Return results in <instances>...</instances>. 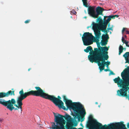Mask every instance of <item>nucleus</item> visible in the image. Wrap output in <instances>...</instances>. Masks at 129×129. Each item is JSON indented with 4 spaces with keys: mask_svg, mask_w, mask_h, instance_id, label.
<instances>
[{
    "mask_svg": "<svg viewBox=\"0 0 129 129\" xmlns=\"http://www.w3.org/2000/svg\"><path fill=\"white\" fill-rule=\"evenodd\" d=\"M126 29H127V28H123V30H122V34L123 35L124 32V31H126V30H125Z\"/></svg>",
    "mask_w": 129,
    "mask_h": 129,
    "instance_id": "obj_24",
    "label": "nucleus"
},
{
    "mask_svg": "<svg viewBox=\"0 0 129 129\" xmlns=\"http://www.w3.org/2000/svg\"><path fill=\"white\" fill-rule=\"evenodd\" d=\"M124 36L125 37H126V36L125 35Z\"/></svg>",
    "mask_w": 129,
    "mask_h": 129,
    "instance_id": "obj_33",
    "label": "nucleus"
},
{
    "mask_svg": "<svg viewBox=\"0 0 129 129\" xmlns=\"http://www.w3.org/2000/svg\"><path fill=\"white\" fill-rule=\"evenodd\" d=\"M108 35H104L102 37V40L101 41V43L102 46L105 45L107 43L106 40L108 38Z\"/></svg>",
    "mask_w": 129,
    "mask_h": 129,
    "instance_id": "obj_13",
    "label": "nucleus"
},
{
    "mask_svg": "<svg viewBox=\"0 0 129 129\" xmlns=\"http://www.w3.org/2000/svg\"><path fill=\"white\" fill-rule=\"evenodd\" d=\"M76 14V12L74 10H72L71 12V15L72 14Z\"/></svg>",
    "mask_w": 129,
    "mask_h": 129,
    "instance_id": "obj_22",
    "label": "nucleus"
},
{
    "mask_svg": "<svg viewBox=\"0 0 129 129\" xmlns=\"http://www.w3.org/2000/svg\"><path fill=\"white\" fill-rule=\"evenodd\" d=\"M86 0H82L84 5L85 6L87 7V3L86 2Z\"/></svg>",
    "mask_w": 129,
    "mask_h": 129,
    "instance_id": "obj_21",
    "label": "nucleus"
},
{
    "mask_svg": "<svg viewBox=\"0 0 129 129\" xmlns=\"http://www.w3.org/2000/svg\"><path fill=\"white\" fill-rule=\"evenodd\" d=\"M29 21H30V20H26L25 21V23H28L29 22Z\"/></svg>",
    "mask_w": 129,
    "mask_h": 129,
    "instance_id": "obj_26",
    "label": "nucleus"
},
{
    "mask_svg": "<svg viewBox=\"0 0 129 129\" xmlns=\"http://www.w3.org/2000/svg\"><path fill=\"white\" fill-rule=\"evenodd\" d=\"M124 43H125L126 44V46H128V42H125Z\"/></svg>",
    "mask_w": 129,
    "mask_h": 129,
    "instance_id": "obj_27",
    "label": "nucleus"
},
{
    "mask_svg": "<svg viewBox=\"0 0 129 129\" xmlns=\"http://www.w3.org/2000/svg\"><path fill=\"white\" fill-rule=\"evenodd\" d=\"M6 96V93H0V97L3 98Z\"/></svg>",
    "mask_w": 129,
    "mask_h": 129,
    "instance_id": "obj_20",
    "label": "nucleus"
},
{
    "mask_svg": "<svg viewBox=\"0 0 129 129\" xmlns=\"http://www.w3.org/2000/svg\"><path fill=\"white\" fill-rule=\"evenodd\" d=\"M92 50V51H93L91 47L90 46H89L86 49H85L84 51L86 52H88L89 51H91Z\"/></svg>",
    "mask_w": 129,
    "mask_h": 129,
    "instance_id": "obj_16",
    "label": "nucleus"
},
{
    "mask_svg": "<svg viewBox=\"0 0 129 129\" xmlns=\"http://www.w3.org/2000/svg\"><path fill=\"white\" fill-rule=\"evenodd\" d=\"M116 16L115 15H111V16H106L104 17V19H106V17H108V18H107V19L106 20L105 23H106V25H107L108 22L110 20L111 18H112L113 17H115Z\"/></svg>",
    "mask_w": 129,
    "mask_h": 129,
    "instance_id": "obj_14",
    "label": "nucleus"
},
{
    "mask_svg": "<svg viewBox=\"0 0 129 129\" xmlns=\"http://www.w3.org/2000/svg\"><path fill=\"white\" fill-rule=\"evenodd\" d=\"M96 103V104H98V103H97V102H96V103Z\"/></svg>",
    "mask_w": 129,
    "mask_h": 129,
    "instance_id": "obj_34",
    "label": "nucleus"
},
{
    "mask_svg": "<svg viewBox=\"0 0 129 129\" xmlns=\"http://www.w3.org/2000/svg\"><path fill=\"white\" fill-rule=\"evenodd\" d=\"M104 9L100 7L96 8L95 9L94 7H89L88 14L94 18H98L99 15H101Z\"/></svg>",
    "mask_w": 129,
    "mask_h": 129,
    "instance_id": "obj_5",
    "label": "nucleus"
},
{
    "mask_svg": "<svg viewBox=\"0 0 129 129\" xmlns=\"http://www.w3.org/2000/svg\"><path fill=\"white\" fill-rule=\"evenodd\" d=\"M6 96H9L10 94L11 95H14V93L13 91H12L11 90H10L8 92L6 93Z\"/></svg>",
    "mask_w": 129,
    "mask_h": 129,
    "instance_id": "obj_17",
    "label": "nucleus"
},
{
    "mask_svg": "<svg viewBox=\"0 0 129 129\" xmlns=\"http://www.w3.org/2000/svg\"><path fill=\"white\" fill-rule=\"evenodd\" d=\"M53 114L55 123H52L51 129H65L64 125L66 123V121L63 118V116L58 113L53 112Z\"/></svg>",
    "mask_w": 129,
    "mask_h": 129,
    "instance_id": "obj_4",
    "label": "nucleus"
},
{
    "mask_svg": "<svg viewBox=\"0 0 129 129\" xmlns=\"http://www.w3.org/2000/svg\"><path fill=\"white\" fill-rule=\"evenodd\" d=\"M3 120V119L1 118H0V122H2Z\"/></svg>",
    "mask_w": 129,
    "mask_h": 129,
    "instance_id": "obj_29",
    "label": "nucleus"
},
{
    "mask_svg": "<svg viewBox=\"0 0 129 129\" xmlns=\"http://www.w3.org/2000/svg\"><path fill=\"white\" fill-rule=\"evenodd\" d=\"M126 33L127 34H129V31H128L127 30H126Z\"/></svg>",
    "mask_w": 129,
    "mask_h": 129,
    "instance_id": "obj_28",
    "label": "nucleus"
},
{
    "mask_svg": "<svg viewBox=\"0 0 129 129\" xmlns=\"http://www.w3.org/2000/svg\"><path fill=\"white\" fill-rule=\"evenodd\" d=\"M97 21L99 20V25L98 24L96 23L98 25L99 29L102 30H105L106 28V26H104L103 24V21L100 18H99L97 19Z\"/></svg>",
    "mask_w": 129,
    "mask_h": 129,
    "instance_id": "obj_12",
    "label": "nucleus"
},
{
    "mask_svg": "<svg viewBox=\"0 0 129 129\" xmlns=\"http://www.w3.org/2000/svg\"><path fill=\"white\" fill-rule=\"evenodd\" d=\"M90 119L88 124V126L90 129H99L100 126L102 125L101 124L97 121L96 120L90 117Z\"/></svg>",
    "mask_w": 129,
    "mask_h": 129,
    "instance_id": "obj_9",
    "label": "nucleus"
},
{
    "mask_svg": "<svg viewBox=\"0 0 129 129\" xmlns=\"http://www.w3.org/2000/svg\"><path fill=\"white\" fill-rule=\"evenodd\" d=\"M35 88L37 90V91L31 90L25 92L24 94H23V91L22 90L19 92L20 95L18 97L17 101L18 106L16 104L14 105V106L18 109H20L21 112L22 111V100L27 96L30 95L40 96L43 98L49 100L53 102L56 105H58L59 108H62L64 110L66 109L65 107L63 106V103L59 99L56 98L53 96L49 95L44 92L39 87H36Z\"/></svg>",
    "mask_w": 129,
    "mask_h": 129,
    "instance_id": "obj_1",
    "label": "nucleus"
},
{
    "mask_svg": "<svg viewBox=\"0 0 129 129\" xmlns=\"http://www.w3.org/2000/svg\"><path fill=\"white\" fill-rule=\"evenodd\" d=\"M66 104L67 106L70 109H72L74 111L78 113L83 118L86 114L85 111L83 106L79 103H72L70 100H67Z\"/></svg>",
    "mask_w": 129,
    "mask_h": 129,
    "instance_id": "obj_3",
    "label": "nucleus"
},
{
    "mask_svg": "<svg viewBox=\"0 0 129 129\" xmlns=\"http://www.w3.org/2000/svg\"><path fill=\"white\" fill-rule=\"evenodd\" d=\"M17 109H15V110H17Z\"/></svg>",
    "mask_w": 129,
    "mask_h": 129,
    "instance_id": "obj_36",
    "label": "nucleus"
},
{
    "mask_svg": "<svg viewBox=\"0 0 129 129\" xmlns=\"http://www.w3.org/2000/svg\"><path fill=\"white\" fill-rule=\"evenodd\" d=\"M99 50L97 48H95V50L92 55H89L88 58L90 61L91 62L94 61L97 62L98 63V65L99 66V69L101 72L104 69L105 64H106V67L108 68V65L110 64V62H106L105 60H107L108 58V56L107 55V51L108 49L106 47H99L98 46Z\"/></svg>",
    "mask_w": 129,
    "mask_h": 129,
    "instance_id": "obj_2",
    "label": "nucleus"
},
{
    "mask_svg": "<svg viewBox=\"0 0 129 129\" xmlns=\"http://www.w3.org/2000/svg\"><path fill=\"white\" fill-rule=\"evenodd\" d=\"M123 49V48L121 46H120L119 48V55H120L121 53L122 52V50Z\"/></svg>",
    "mask_w": 129,
    "mask_h": 129,
    "instance_id": "obj_19",
    "label": "nucleus"
},
{
    "mask_svg": "<svg viewBox=\"0 0 129 129\" xmlns=\"http://www.w3.org/2000/svg\"><path fill=\"white\" fill-rule=\"evenodd\" d=\"M128 47H129V45H128Z\"/></svg>",
    "mask_w": 129,
    "mask_h": 129,
    "instance_id": "obj_38",
    "label": "nucleus"
},
{
    "mask_svg": "<svg viewBox=\"0 0 129 129\" xmlns=\"http://www.w3.org/2000/svg\"><path fill=\"white\" fill-rule=\"evenodd\" d=\"M99 107H100V106H99Z\"/></svg>",
    "mask_w": 129,
    "mask_h": 129,
    "instance_id": "obj_37",
    "label": "nucleus"
},
{
    "mask_svg": "<svg viewBox=\"0 0 129 129\" xmlns=\"http://www.w3.org/2000/svg\"><path fill=\"white\" fill-rule=\"evenodd\" d=\"M29 70H30V69H29L28 70V71H29Z\"/></svg>",
    "mask_w": 129,
    "mask_h": 129,
    "instance_id": "obj_35",
    "label": "nucleus"
},
{
    "mask_svg": "<svg viewBox=\"0 0 129 129\" xmlns=\"http://www.w3.org/2000/svg\"><path fill=\"white\" fill-rule=\"evenodd\" d=\"M92 28L94 30L95 37L97 40H99L101 37V33L100 31L98 30V25L94 22L92 23Z\"/></svg>",
    "mask_w": 129,
    "mask_h": 129,
    "instance_id": "obj_11",
    "label": "nucleus"
},
{
    "mask_svg": "<svg viewBox=\"0 0 129 129\" xmlns=\"http://www.w3.org/2000/svg\"><path fill=\"white\" fill-rule=\"evenodd\" d=\"M123 56L125 57V60L127 61L128 60V58L129 57V52L125 53L123 55Z\"/></svg>",
    "mask_w": 129,
    "mask_h": 129,
    "instance_id": "obj_15",
    "label": "nucleus"
},
{
    "mask_svg": "<svg viewBox=\"0 0 129 129\" xmlns=\"http://www.w3.org/2000/svg\"><path fill=\"white\" fill-rule=\"evenodd\" d=\"M108 69H105L104 70V71H107L108 70Z\"/></svg>",
    "mask_w": 129,
    "mask_h": 129,
    "instance_id": "obj_31",
    "label": "nucleus"
},
{
    "mask_svg": "<svg viewBox=\"0 0 129 129\" xmlns=\"http://www.w3.org/2000/svg\"><path fill=\"white\" fill-rule=\"evenodd\" d=\"M127 127L129 128V123H128L127 124Z\"/></svg>",
    "mask_w": 129,
    "mask_h": 129,
    "instance_id": "obj_30",
    "label": "nucleus"
},
{
    "mask_svg": "<svg viewBox=\"0 0 129 129\" xmlns=\"http://www.w3.org/2000/svg\"><path fill=\"white\" fill-rule=\"evenodd\" d=\"M106 125L101 127L100 129H126L125 125L121 123H112L107 127Z\"/></svg>",
    "mask_w": 129,
    "mask_h": 129,
    "instance_id": "obj_7",
    "label": "nucleus"
},
{
    "mask_svg": "<svg viewBox=\"0 0 129 129\" xmlns=\"http://www.w3.org/2000/svg\"><path fill=\"white\" fill-rule=\"evenodd\" d=\"M122 42L124 43H125V42H126V40L123 37H122Z\"/></svg>",
    "mask_w": 129,
    "mask_h": 129,
    "instance_id": "obj_23",
    "label": "nucleus"
},
{
    "mask_svg": "<svg viewBox=\"0 0 129 129\" xmlns=\"http://www.w3.org/2000/svg\"><path fill=\"white\" fill-rule=\"evenodd\" d=\"M64 117L67 121L66 125L68 129H77L76 128L72 127L73 126H75L77 125L74 124L73 120L70 116L68 115H66Z\"/></svg>",
    "mask_w": 129,
    "mask_h": 129,
    "instance_id": "obj_10",
    "label": "nucleus"
},
{
    "mask_svg": "<svg viewBox=\"0 0 129 129\" xmlns=\"http://www.w3.org/2000/svg\"><path fill=\"white\" fill-rule=\"evenodd\" d=\"M63 99H64V100L66 101L67 100V99L66 98V96H63Z\"/></svg>",
    "mask_w": 129,
    "mask_h": 129,
    "instance_id": "obj_25",
    "label": "nucleus"
},
{
    "mask_svg": "<svg viewBox=\"0 0 129 129\" xmlns=\"http://www.w3.org/2000/svg\"><path fill=\"white\" fill-rule=\"evenodd\" d=\"M74 116L76 118H78V120L79 121H80V117L79 114L77 113H75Z\"/></svg>",
    "mask_w": 129,
    "mask_h": 129,
    "instance_id": "obj_18",
    "label": "nucleus"
},
{
    "mask_svg": "<svg viewBox=\"0 0 129 129\" xmlns=\"http://www.w3.org/2000/svg\"><path fill=\"white\" fill-rule=\"evenodd\" d=\"M58 98L60 99H61V98L60 96H58Z\"/></svg>",
    "mask_w": 129,
    "mask_h": 129,
    "instance_id": "obj_32",
    "label": "nucleus"
},
{
    "mask_svg": "<svg viewBox=\"0 0 129 129\" xmlns=\"http://www.w3.org/2000/svg\"><path fill=\"white\" fill-rule=\"evenodd\" d=\"M15 102V101L14 99H12L11 101L9 100L7 101L4 99H0V103L5 106H7V108L10 111H12L14 109L13 104Z\"/></svg>",
    "mask_w": 129,
    "mask_h": 129,
    "instance_id": "obj_8",
    "label": "nucleus"
},
{
    "mask_svg": "<svg viewBox=\"0 0 129 129\" xmlns=\"http://www.w3.org/2000/svg\"><path fill=\"white\" fill-rule=\"evenodd\" d=\"M82 40L84 44L86 46L90 45L92 44L94 37L89 33H84L82 37Z\"/></svg>",
    "mask_w": 129,
    "mask_h": 129,
    "instance_id": "obj_6",
    "label": "nucleus"
}]
</instances>
